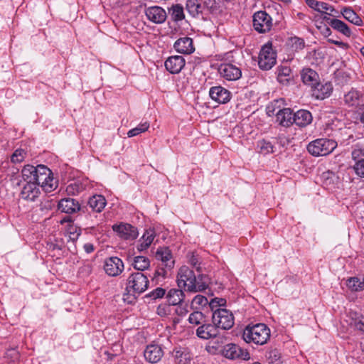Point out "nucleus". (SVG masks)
Wrapping results in <instances>:
<instances>
[{
    "mask_svg": "<svg viewBox=\"0 0 364 364\" xmlns=\"http://www.w3.org/2000/svg\"><path fill=\"white\" fill-rule=\"evenodd\" d=\"M23 179L26 183H35L41 185L46 192H51L57 187V181L54 179L51 171L44 165L27 164L21 170Z\"/></svg>",
    "mask_w": 364,
    "mask_h": 364,
    "instance_id": "1",
    "label": "nucleus"
},
{
    "mask_svg": "<svg viewBox=\"0 0 364 364\" xmlns=\"http://www.w3.org/2000/svg\"><path fill=\"white\" fill-rule=\"evenodd\" d=\"M177 283L179 287H183L188 291H202L208 287L209 278L203 274L196 276L189 267L182 266L178 272Z\"/></svg>",
    "mask_w": 364,
    "mask_h": 364,
    "instance_id": "2",
    "label": "nucleus"
},
{
    "mask_svg": "<svg viewBox=\"0 0 364 364\" xmlns=\"http://www.w3.org/2000/svg\"><path fill=\"white\" fill-rule=\"evenodd\" d=\"M270 336V330L264 323L247 326L243 332V339L247 343L252 342L257 345L267 343Z\"/></svg>",
    "mask_w": 364,
    "mask_h": 364,
    "instance_id": "3",
    "label": "nucleus"
},
{
    "mask_svg": "<svg viewBox=\"0 0 364 364\" xmlns=\"http://www.w3.org/2000/svg\"><path fill=\"white\" fill-rule=\"evenodd\" d=\"M149 279L141 272H137L129 274L126 282V291L129 294L139 295L149 287Z\"/></svg>",
    "mask_w": 364,
    "mask_h": 364,
    "instance_id": "4",
    "label": "nucleus"
},
{
    "mask_svg": "<svg viewBox=\"0 0 364 364\" xmlns=\"http://www.w3.org/2000/svg\"><path fill=\"white\" fill-rule=\"evenodd\" d=\"M337 146L336 141L328 139H318L307 146L308 151L313 156H326L331 153Z\"/></svg>",
    "mask_w": 364,
    "mask_h": 364,
    "instance_id": "5",
    "label": "nucleus"
},
{
    "mask_svg": "<svg viewBox=\"0 0 364 364\" xmlns=\"http://www.w3.org/2000/svg\"><path fill=\"white\" fill-rule=\"evenodd\" d=\"M277 62V53L272 42H267L261 48L258 57V65L263 70H270Z\"/></svg>",
    "mask_w": 364,
    "mask_h": 364,
    "instance_id": "6",
    "label": "nucleus"
},
{
    "mask_svg": "<svg viewBox=\"0 0 364 364\" xmlns=\"http://www.w3.org/2000/svg\"><path fill=\"white\" fill-rule=\"evenodd\" d=\"M213 325L216 329L221 328L223 330L230 329L235 323V318L232 313L223 308H218L212 315Z\"/></svg>",
    "mask_w": 364,
    "mask_h": 364,
    "instance_id": "7",
    "label": "nucleus"
},
{
    "mask_svg": "<svg viewBox=\"0 0 364 364\" xmlns=\"http://www.w3.org/2000/svg\"><path fill=\"white\" fill-rule=\"evenodd\" d=\"M253 26L260 33L268 32L272 26V19L266 11H257L253 16Z\"/></svg>",
    "mask_w": 364,
    "mask_h": 364,
    "instance_id": "8",
    "label": "nucleus"
},
{
    "mask_svg": "<svg viewBox=\"0 0 364 364\" xmlns=\"http://www.w3.org/2000/svg\"><path fill=\"white\" fill-rule=\"evenodd\" d=\"M223 355L229 359H242L248 360L250 358V353L247 350L242 348L238 345L229 343L224 346L223 350Z\"/></svg>",
    "mask_w": 364,
    "mask_h": 364,
    "instance_id": "9",
    "label": "nucleus"
},
{
    "mask_svg": "<svg viewBox=\"0 0 364 364\" xmlns=\"http://www.w3.org/2000/svg\"><path fill=\"white\" fill-rule=\"evenodd\" d=\"M124 262L117 257H110L105 261V272L110 277H117L120 275L124 271Z\"/></svg>",
    "mask_w": 364,
    "mask_h": 364,
    "instance_id": "10",
    "label": "nucleus"
},
{
    "mask_svg": "<svg viewBox=\"0 0 364 364\" xmlns=\"http://www.w3.org/2000/svg\"><path fill=\"white\" fill-rule=\"evenodd\" d=\"M112 229L121 238L127 240H134L139 235L137 228L128 223L114 225Z\"/></svg>",
    "mask_w": 364,
    "mask_h": 364,
    "instance_id": "11",
    "label": "nucleus"
},
{
    "mask_svg": "<svg viewBox=\"0 0 364 364\" xmlns=\"http://www.w3.org/2000/svg\"><path fill=\"white\" fill-rule=\"evenodd\" d=\"M144 12L149 21L156 24L163 23L167 18L166 11L159 6H149L145 9Z\"/></svg>",
    "mask_w": 364,
    "mask_h": 364,
    "instance_id": "12",
    "label": "nucleus"
},
{
    "mask_svg": "<svg viewBox=\"0 0 364 364\" xmlns=\"http://www.w3.org/2000/svg\"><path fill=\"white\" fill-rule=\"evenodd\" d=\"M156 259L161 262L167 269L171 270L175 265L172 252L168 247H160L155 253Z\"/></svg>",
    "mask_w": 364,
    "mask_h": 364,
    "instance_id": "13",
    "label": "nucleus"
},
{
    "mask_svg": "<svg viewBox=\"0 0 364 364\" xmlns=\"http://www.w3.org/2000/svg\"><path fill=\"white\" fill-rule=\"evenodd\" d=\"M176 52L182 54L189 55L195 51L193 41L191 38L183 36L179 38L173 44Z\"/></svg>",
    "mask_w": 364,
    "mask_h": 364,
    "instance_id": "14",
    "label": "nucleus"
},
{
    "mask_svg": "<svg viewBox=\"0 0 364 364\" xmlns=\"http://www.w3.org/2000/svg\"><path fill=\"white\" fill-rule=\"evenodd\" d=\"M211 99L220 104L227 103L230 100L231 93L222 86L212 87L209 91Z\"/></svg>",
    "mask_w": 364,
    "mask_h": 364,
    "instance_id": "15",
    "label": "nucleus"
},
{
    "mask_svg": "<svg viewBox=\"0 0 364 364\" xmlns=\"http://www.w3.org/2000/svg\"><path fill=\"white\" fill-rule=\"evenodd\" d=\"M144 355L146 361L150 363H157L164 356V350L159 345L151 344L146 346Z\"/></svg>",
    "mask_w": 364,
    "mask_h": 364,
    "instance_id": "16",
    "label": "nucleus"
},
{
    "mask_svg": "<svg viewBox=\"0 0 364 364\" xmlns=\"http://www.w3.org/2000/svg\"><path fill=\"white\" fill-rule=\"evenodd\" d=\"M185 59L181 55H173L166 59L164 65L166 69L172 74H177L181 72L185 66Z\"/></svg>",
    "mask_w": 364,
    "mask_h": 364,
    "instance_id": "17",
    "label": "nucleus"
},
{
    "mask_svg": "<svg viewBox=\"0 0 364 364\" xmlns=\"http://www.w3.org/2000/svg\"><path fill=\"white\" fill-rule=\"evenodd\" d=\"M332 90L333 86L331 82L322 84L318 82L311 88V95L316 100H323L331 95Z\"/></svg>",
    "mask_w": 364,
    "mask_h": 364,
    "instance_id": "18",
    "label": "nucleus"
},
{
    "mask_svg": "<svg viewBox=\"0 0 364 364\" xmlns=\"http://www.w3.org/2000/svg\"><path fill=\"white\" fill-rule=\"evenodd\" d=\"M220 75L228 80H237L242 76L241 70L232 64H223L219 68Z\"/></svg>",
    "mask_w": 364,
    "mask_h": 364,
    "instance_id": "19",
    "label": "nucleus"
},
{
    "mask_svg": "<svg viewBox=\"0 0 364 364\" xmlns=\"http://www.w3.org/2000/svg\"><path fill=\"white\" fill-rule=\"evenodd\" d=\"M39 187H41L40 184L26 183L21 192V198L26 200L34 201L41 193Z\"/></svg>",
    "mask_w": 364,
    "mask_h": 364,
    "instance_id": "20",
    "label": "nucleus"
},
{
    "mask_svg": "<svg viewBox=\"0 0 364 364\" xmlns=\"http://www.w3.org/2000/svg\"><path fill=\"white\" fill-rule=\"evenodd\" d=\"M58 210L68 214L75 213L80 210L79 203L70 198L61 199L58 203Z\"/></svg>",
    "mask_w": 364,
    "mask_h": 364,
    "instance_id": "21",
    "label": "nucleus"
},
{
    "mask_svg": "<svg viewBox=\"0 0 364 364\" xmlns=\"http://www.w3.org/2000/svg\"><path fill=\"white\" fill-rule=\"evenodd\" d=\"M196 335L201 339L208 340L218 335V330L213 324L203 323L196 329Z\"/></svg>",
    "mask_w": 364,
    "mask_h": 364,
    "instance_id": "22",
    "label": "nucleus"
},
{
    "mask_svg": "<svg viewBox=\"0 0 364 364\" xmlns=\"http://www.w3.org/2000/svg\"><path fill=\"white\" fill-rule=\"evenodd\" d=\"M312 121V116L310 112L305 109H300L293 113V124L303 127L309 124Z\"/></svg>",
    "mask_w": 364,
    "mask_h": 364,
    "instance_id": "23",
    "label": "nucleus"
},
{
    "mask_svg": "<svg viewBox=\"0 0 364 364\" xmlns=\"http://www.w3.org/2000/svg\"><path fill=\"white\" fill-rule=\"evenodd\" d=\"M155 237L156 233L154 229L146 230L139 240V244L136 246L137 250L142 252L147 250L153 242Z\"/></svg>",
    "mask_w": 364,
    "mask_h": 364,
    "instance_id": "24",
    "label": "nucleus"
},
{
    "mask_svg": "<svg viewBox=\"0 0 364 364\" xmlns=\"http://www.w3.org/2000/svg\"><path fill=\"white\" fill-rule=\"evenodd\" d=\"M277 121L283 127H290L293 124V112L289 108L279 109L276 113Z\"/></svg>",
    "mask_w": 364,
    "mask_h": 364,
    "instance_id": "25",
    "label": "nucleus"
},
{
    "mask_svg": "<svg viewBox=\"0 0 364 364\" xmlns=\"http://www.w3.org/2000/svg\"><path fill=\"white\" fill-rule=\"evenodd\" d=\"M301 77L303 82L311 88L318 82V75L311 68H304Z\"/></svg>",
    "mask_w": 364,
    "mask_h": 364,
    "instance_id": "26",
    "label": "nucleus"
},
{
    "mask_svg": "<svg viewBox=\"0 0 364 364\" xmlns=\"http://www.w3.org/2000/svg\"><path fill=\"white\" fill-rule=\"evenodd\" d=\"M87 204L93 211L100 213L105 208L107 200L102 195H94L89 198Z\"/></svg>",
    "mask_w": 364,
    "mask_h": 364,
    "instance_id": "27",
    "label": "nucleus"
},
{
    "mask_svg": "<svg viewBox=\"0 0 364 364\" xmlns=\"http://www.w3.org/2000/svg\"><path fill=\"white\" fill-rule=\"evenodd\" d=\"M184 293L181 289H171L167 294V300L170 305L180 304L184 299Z\"/></svg>",
    "mask_w": 364,
    "mask_h": 364,
    "instance_id": "28",
    "label": "nucleus"
},
{
    "mask_svg": "<svg viewBox=\"0 0 364 364\" xmlns=\"http://www.w3.org/2000/svg\"><path fill=\"white\" fill-rule=\"evenodd\" d=\"M361 97L362 94L353 88L344 95V101L349 107L357 106L360 104Z\"/></svg>",
    "mask_w": 364,
    "mask_h": 364,
    "instance_id": "29",
    "label": "nucleus"
},
{
    "mask_svg": "<svg viewBox=\"0 0 364 364\" xmlns=\"http://www.w3.org/2000/svg\"><path fill=\"white\" fill-rule=\"evenodd\" d=\"M291 70L287 66H279L277 68V80L279 83L286 85L291 79Z\"/></svg>",
    "mask_w": 364,
    "mask_h": 364,
    "instance_id": "30",
    "label": "nucleus"
},
{
    "mask_svg": "<svg viewBox=\"0 0 364 364\" xmlns=\"http://www.w3.org/2000/svg\"><path fill=\"white\" fill-rule=\"evenodd\" d=\"M306 4L311 9L320 13H324L328 11H333L334 10L333 8L327 3L317 0H306Z\"/></svg>",
    "mask_w": 364,
    "mask_h": 364,
    "instance_id": "31",
    "label": "nucleus"
},
{
    "mask_svg": "<svg viewBox=\"0 0 364 364\" xmlns=\"http://www.w3.org/2000/svg\"><path fill=\"white\" fill-rule=\"evenodd\" d=\"M346 286L351 291L364 290V279L357 277H350L346 280Z\"/></svg>",
    "mask_w": 364,
    "mask_h": 364,
    "instance_id": "32",
    "label": "nucleus"
},
{
    "mask_svg": "<svg viewBox=\"0 0 364 364\" xmlns=\"http://www.w3.org/2000/svg\"><path fill=\"white\" fill-rule=\"evenodd\" d=\"M328 24L335 30L341 33L347 37L350 36L351 31L349 27L343 21L338 19H333L328 22Z\"/></svg>",
    "mask_w": 364,
    "mask_h": 364,
    "instance_id": "33",
    "label": "nucleus"
},
{
    "mask_svg": "<svg viewBox=\"0 0 364 364\" xmlns=\"http://www.w3.org/2000/svg\"><path fill=\"white\" fill-rule=\"evenodd\" d=\"M343 16L350 23L356 26H360L363 23L362 19L358 15L350 8H344L341 11Z\"/></svg>",
    "mask_w": 364,
    "mask_h": 364,
    "instance_id": "34",
    "label": "nucleus"
},
{
    "mask_svg": "<svg viewBox=\"0 0 364 364\" xmlns=\"http://www.w3.org/2000/svg\"><path fill=\"white\" fill-rule=\"evenodd\" d=\"M323 183L327 187H333L338 183L339 178L333 171H327L322 173Z\"/></svg>",
    "mask_w": 364,
    "mask_h": 364,
    "instance_id": "35",
    "label": "nucleus"
},
{
    "mask_svg": "<svg viewBox=\"0 0 364 364\" xmlns=\"http://www.w3.org/2000/svg\"><path fill=\"white\" fill-rule=\"evenodd\" d=\"M132 265L135 269L142 272L149 269L150 260L144 256H136L134 258Z\"/></svg>",
    "mask_w": 364,
    "mask_h": 364,
    "instance_id": "36",
    "label": "nucleus"
},
{
    "mask_svg": "<svg viewBox=\"0 0 364 364\" xmlns=\"http://www.w3.org/2000/svg\"><path fill=\"white\" fill-rule=\"evenodd\" d=\"M171 19L175 21H181L185 18L183 8L180 4H174L169 9Z\"/></svg>",
    "mask_w": 364,
    "mask_h": 364,
    "instance_id": "37",
    "label": "nucleus"
},
{
    "mask_svg": "<svg viewBox=\"0 0 364 364\" xmlns=\"http://www.w3.org/2000/svg\"><path fill=\"white\" fill-rule=\"evenodd\" d=\"M186 9L193 16H196L202 11L201 5L199 0H187Z\"/></svg>",
    "mask_w": 364,
    "mask_h": 364,
    "instance_id": "38",
    "label": "nucleus"
},
{
    "mask_svg": "<svg viewBox=\"0 0 364 364\" xmlns=\"http://www.w3.org/2000/svg\"><path fill=\"white\" fill-rule=\"evenodd\" d=\"M208 299L200 294L196 295L191 301V307L194 309H199L208 304Z\"/></svg>",
    "mask_w": 364,
    "mask_h": 364,
    "instance_id": "39",
    "label": "nucleus"
},
{
    "mask_svg": "<svg viewBox=\"0 0 364 364\" xmlns=\"http://www.w3.org/2000/svg\"><path fill=\"white\" fill-rule=\"evenodd\" d=\"M188 321L191 324L201 325L205 322V316L199 311H193L189 315Z\"/></svg>",
    "mask_w": 364,
    "mask_h": 364,
    "instance_id": "40",
    "label": "nucleus"
},
{
    "mask_svg": "<svg viewBox=\"0 0 364 364\" xmlns=\"http://www.w3.org/2000/svg\"><path fill=\"white\" fill-rule=\"evenodd\" d=\"M149 127V123L147 122L139 124L135 128L130 129L127 132V136H128V137H133V136H137V135L140 134L141 133H143V132H145L146 131H147Z\"/></svg>",
    "mask_w": 364,
    "mask_h": 364,
    "instance_id": "41",
    "label": "nucleus"
},
{
    "mask_svg": "<svg viewBox=\"0 0 364 364\" xmlns=\"http://www.w3.org/2000/svg\"><path fill=\"white\" fill-rule=\"evenodd\" d=\"M266 358L269 364H280L281 356L278 350L273 349L268 351L266 354Z\"/></svg>",
    "mask_w": 364,
    "mask_h": 364,
    "instance_id": "42",
    "label": "nucleus"
},
{
    "mask_svg": "<svg viewBox=\"0 0 364 364\" xmlns=\"http://www.w3.org/2000/svg\"><path fill=\"white\" fill-rule=\"evenodd\" d=\"M351 156L355 163L364 161V147L355 145L351 152Z\"/></svg>",
    "mask_w": 364,
    "mask_h": 364,
    "instance_id": "43",
    "label": "nucleus"
},
{
    "mask_svg": "<svg viewBox=\"0 0 364 364\" xmlns=\"http://www.w3.org/2000/svg\"><path fill=\"white\" fill-rule=\"evenodd\" d=\"M188 262L189 264L196 269L197 272H200L201 266L200 262V257L198 255L194 254L193 252L188 255Z\"/></svg>",
    "mask_w": 364,
    "mask_h": 364,
    "instance_id": "44",
    "label": "nucleus"
},
{
    "mask_svg": "<svg viewBox=\"0 0 364 364\" xmlns=\"http://www.w3.org/2000/svg\"><path fill=\"white\" fill-rule=\"evenodd\" d=\"M258 146L259 147L260 152L263 154L274 152V146L269 141L262 140L259 141Z\"/></svg>",
    "mask_w": 364,
    "mask_h": 364,
    "instance_id": "45",
    "label": "nucleus"
},
{
    "mask_svg": "<svg viewBox=\"0 0 364 364\" xmlns=\"http://www.w3.org/2000/svg\"><path fill=\"white\" fill-rule=\"evenodd\" d=\"M226 304V300L223 298H214L212 299L209 302L208 305L213 311L214 313V311L218 309V308H220L221 306H225Z\"/></svg>",
    "mask_w": 364,
    "mask_h": 364,
    "instance_id": "46",
    "label": "nucleus"
},
{
    "mask_svg": "<svg viewBox=\"0 0 364 364\" xmlns=\"http://www.w3.org/2000/svg\"><path fill=\"white\" fill-rule=\"evenodd\" d=\"M26 155V152L22 149H16L11 155V161L13 163H21L22 162Z\"/></svg>",
    "mask_w": 364,
    "mask_h": 364,
    "instance_id": "47",
    "label": "nucleus"
},
{
    "mask_svg": "<svg viewBox=\"0 0 364 364\" xmlns=\"http://www.w3.org/2000/svg\"><path fill=\"white\" fill-rule=\"evenodd\" d=\"M355 173L360 177L364 178V160L363 161L356 162L353 166Z\"/></svg>",
    "mask_w": 364,
    "mask_h": 364,
    "instance_id": "48",
    "label": "nucleus"
},
{
    "mask_svg": "<svg viewBox=\"0 0 364 364\" xmlns=\"http://www.w3.org/2000/svg\"><path fill=\"white\" fill-rule=\"evenodd\" d=\"M165 293H166V290L164 289H163L161 287H157L156 289H155L154 290L151 291L148 294V296H149L154 299H156L162 298L165 295Z\"/></svg>",
    "mask_w": 364,
    "mask_h": 364,
    "instance_id": "49",
    "label": "nucleus"
},
{
    "mask_svg": "<svg viewBox=\"0 0 364 364\" xmlns=\"http://www.w3.org/2000/svg\"><path fill=\"white\" fill-rule=\"evenodd\" d=\"M291 42L292 47L296 50H301L304 48L305 43L303 39L297 37L291 38Z\"/></svg>",
    "mask_w": 364,
    "mask_h": 364,
    "instance_id": "50",
    "label": "nucleus"
},
{
    "mask_svg": "<svg viewBox=\"0 0 364 364\" xmlns=\"http://www.w3.org/2000/svg\"><path fill=\"white\" fill-rule=\"evenodd\" d=\"M169 270L167 269L164 266L162 267H159L154 272V278H158L161 277L163 278H166L168 275V272Z\"/></svg>",
    "mask_w": 364,
    "mask_h": 364,
    "instance_id": "51",
    "label": "nucleus"
},
{
    "mask_svg": "<svg viewBox=\"0 0 364 364\" xmlns=\"http://www.w3.org/2000/svg\"><path fill=\"white\" fill-rule=\"evenodd\" d=\"M185 353V349L181 347H176L171 351V355L176 358H181Z\"/></svg>",
    "mask_w": 364,
    "mask_h": 364,
    "instance_id": "52",
    "label": "nucleus"
},
{
    "mask_svg": "<svg viewBox=\"0 0 364 364\" xmlns=\"http://www.w3.org/2000/svg\"><path fill=\"white\" fill-rule=\"evenodd\" d=\"M278 103H279V101H274V102L270 103L267 107V114H268V116L271 117V116H273L274 114L275 108H276V106H277V105Z\"/></svg>",
    "mask_w": 364,
    "mask_h": 364,
    "instance_id": "53",
    "label": "nucleus"
},
{
    "mask_svg": "<svg viewBox=\"0 0 364 364\" xmlns=\"http://www.w3.org/2000/svg\"><path fill=\"white\" fill-rule=\"evenodd\" d=\"M317 28L324 36H328L331 33V29L326 25L317 26Z\"/></svg>",
    "mask_w": 364,
    "mask_h": 364,
    "instance_id": "54",
    "label": "nucleus"
},
{
    "mask_svg": "<svg viewBox=\"0 0 364 364\" xmlns=\"http://www.w3.org/2000/svg\"><path fill=\"white\" fill-rule=\"evenodd\" d=\"M84 250L87 253H91L94 250V246L91 243H86L84 245Z\"/></svg>",
    "mask_w": 364,
    "mask_h": 364,
    "instance_id": "55",
    "label": "nucleus"
},
{
    "mask_svg": "<svg viewBox=\"0 0 364 364\" xmlns=\"http://www.w3.org/2000/svg\"><path fill=\"white\" fill-rule=\"evenodd\" d=\"M323 14H324V15H323V19L324 21H326L328 23V22H329V21H332V20H333V19H334V18H331L328 16L329 14H328L326 11H325V12H324V13H323Z\"/></svg>",
    "mask_w": 364,
    "mask_h": 364,
    "instance_id": "56",
    "label": "nucleus"
},
{
    "mask_svg": "<svg viewBox=\"0 0 364 364\" xmlns=\"http://www.w3.org/2000/svg\"><path fill=\"white\" fill-rule=\"evenodd\" d=\"M357 329L363 331H364V323L362 322H358L356 323Z\"/></svg>",
    "mask_w": 364,
    "mask_h": 364,
    "instance_id": "57",
    "label": "nucleus"
},
{
    "mask_svg": "<svg viewBox=\"0 0 364 364\" xmlns=\"http://www.w3.org/2000/svg\"><path fill=\"white\" fill-rule=\"evenodd\" d=\"M360 121L363 124H364V105L361 108V112H360Z\"/></svg>",
    "mask_w": 364,
    "mask_h": 364,
    "instance_id": "58",
    "label": "nucleus"
},
{
    "mask_svg": "<svg viewBox=\"0 0 364 364\" xmlns=\"http://www.w3.org/2000/svg\"><path fill=\"white\" fill-rule=\"evenodd\" d=\"M328 41L337 46H341L343 44L341 41H334L331 39H329Z\"/></svg>",
    "mask_w": 364,
    "mask_h": 364,
    "instance_id": "59",
    "label": "nucleus"
},
{
    "mask_svg": "<svg viewBox=\"0 0 364 364\" xmlns=\"http://www.w3.org/2000/svg\"><path fill=\"white\" fill-rule=\"evenodd\" d=\"M360 51L362 55L364 57V46L360 48Z\"/></svg>",
    "mask_w": 364,
    "mask_h": 364,
    "instance_id": "60",
    "label": "nucleus"
},
{
    "mask_svg": "<svg viewBox=\"0 0 364 364\" xmlns=\"http://www.w3.org/2000/svg\"><path fill=\"white\" fill-rule=\"evenodd\" d=\"M71 188H73V186H72V185H70V186H68V191L69 192H71V191H70V189H71Z\"/></svg>",
    "mask_w": 364,
    "mask_h": 364,
    "instance_id": "61",
    "label": "nucleus"
},
{
    "mask_svg": "<svg viewBox=\"0 0 364 364\" xmlns=\"http://www.w3.org/2000/svg\"><path fill=\"white\" fill-rule=\"evenodd\" d=\"M69 220L68 217L64 219V221Z\"/></svg>",
    "mask_w": 364,
    "mask_h": 364,
    "instance_id": "62",
    "label": "nucleus"
}]
</instances>
